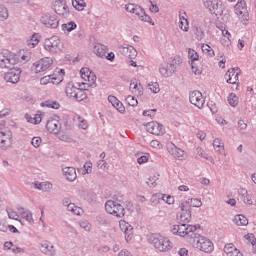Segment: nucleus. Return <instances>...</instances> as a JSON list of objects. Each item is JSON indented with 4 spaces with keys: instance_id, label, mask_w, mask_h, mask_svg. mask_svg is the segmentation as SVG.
Returning <instances> with one entry per match:
<instances>
[{
    "instance_id": "obj_23",
    "label": "nucleus",
    "mask_w": 256,
    "mask_h": 256,
    "mask_svg": "<svg viewBox=\"0 0 256 256\" xmlns=\"http://www.w3.org/2000/svg\"><path fill=\"white\" fill-rule=\"evenodd\" d=\"M130 91L134 95H137V97H141V95H143V86L141 85V82L137 79L131 80Z\"/></svg>"
},
{
    "instance_id": "obj_8",
    "label": "nucleus",
    "mask_w": 256,
    "mask_h": 256,
    "mask_svg": "<svg viewBox=\"0 0 256 256\" xmlns=\"http://www.w3.org/2000/svg\"><path fill=\"white\" fill-rule=\"evenodd\" d=\"M52 66H53V58L44 57L33 63L32 71H34V73H43L44 71L49 70V68Z\"/></svg>"
},
{
    "instance_id": "obj_55",
    "label": "nucleus",
    "mask_w": 256,
    "mask_h": 256,
    "mask_svg": "<svg viewBox=\"0 0 256 256\" xmlns=\"http://www.w3.org/2000/svg\"><path fill=\"white\" fill-rule=\"evenodd\" d=\"M92 71L89 68H82L80 70L81 79L85 80L91 75Z\"/></svg>"
},
{
    "instance_id": "obj_28",
    "label": "nucleus",
    "mask_w": 256,
    "mask_h": 256,
    "mask_svg": "<svg viewBox=\"0 0 256 256\" xmlns=\"http://www.w3.org/2000/svg\"><path fill=\"white\" fill-rule=\"evenodd\" d=\"M39 41H41V35L39 33H34L30 39L27 40V46L30 49H33L39 45Z\"/></svg>"
},
{
    "instance_id": "obj_57",
    "label": "nucleus",
    "mask_w": 256,
    "mask_h": 256,
    "mask_svg": "<svg viewBox=\"0 0 256 256\" xmlns=\"http://www.w3.org/2000/svg\"><path fill=\"white\" fill-rule=\"evenodd\" d=\"M148 87L152 93H159L161 91V88H159V83L157 82H152L151 84H148Z\"/></svg>"
},
{
    "instance_id": "obj_59",
    "label": "nucleus",
    "mask_w": 256,
    "mask_h": 256,
    "mask_svg": "<svg viewBox=\"0 0 256 256\" xmlns=\"http://www.w3.org/2000/svg\"><path fill=\"white\" fill-rule=\"evenodd\" d=\"M155 113H157V109L144 110L142 115L144 117H151V119H153V117H155Z\"/></svg>"
},
{
    "instance_id": "obj_47",
    "label": "nucleus",
    "mask_w": 256,
    "mask_h": 256,
    "mask_svg": "<svg viewBox=\"0 0 256 256\" xmlns=\"http://www.w3.org/2000/svg\"><path fill=\"white\" fill-rule=\"evenodd\" d=\"M165 194H161V193H156V194H153L150 201L151 203H159V201H163V199H165Z\"/></svg>"
},
{
    "instance_id": "obj_14",
    "label": "nucleus",
    "mask_w": 256,
    "mask_h": 256,
    "mask_svg": "<svg viewBox=\"0 0 256 256\" xmlns=\"http://www.w3.org/2000/svg\"><path fill=\"white\" fill-rule=\"evenodd\" d=\"M53 9L57 15L67 19L69 17V6L64 0H56L53 4Z\"/></svg>"
},
{
    "instance_id": "obj_37",
    "label": "nucleus",
    "mask_w": 256,
    "mask_h": 256,
    "mask_svg": "<svg viewBox=\"0 0 256 256\" xmlns=\"http://www.w3.org/2000/svg\"><path fill=\"white\" fill-rule=\"evenodd\" d=\"M67 210L73 213L74 215H83V208L77 207L72 202L67 206Z\"/></svg>"
},
{
    "instance_id": "obj_58",
    "label": "nucleus",
    "mask_w": 256,
    "mask_h": 256,
    "mask_svg": "<svg viewBox=\"0 0 256 256\" xmlns=\"http://www.w3.org/2000/svg\"><path fill=\"white\" fill-rule=\"evenodd\" d=\"M244 239H246V241H248V243H250L252 245V247H255V243H256L255 235H253V234H246L244 236Z\"/></svg>"
},
{
    "instance_id": "obj_5",
    "label": "nucleus",
    "mask_w": 256,
    "mask_h": 256,
    "mask_svg": "<svg viewBox=\"0 0 256 256\" xmlns=\"http://www.w3.org/2000/svg\"><path fill=\"white\" fill-rule=\"evenodd\" d=\"M105 209L110 215H113L114 217H118L119 219L125 217V207L116 201L108 200L105 203Z\"/></svg>"
},
{
    "instance_id": "obj_46",
    "label": "nucleus",
    "mask_w": 256,
    "mask_h": 256,
    "mask_svg": "<svg viewBox=\"0 0 256 256\" xmlns=\"http://www.w3.org/2000/svg\"><path fill=\"white\" fill-rule=\"evenodd\" d=\"M157 181H159V174L154 175L151 178H148L146 181L148 187H157Z\"/></svg>"
},
{
    "instance_id": "obj_53",
    "label": "nucleus",
    "mask_w": 256,
    "mask_h": 256,
    "mask_svg": "<svg viewBox=\"0 0 256 256\" xmlns=\"http://www.w3.org/2000/svg\"><path fill=\"white\" fill-rule=\"evenodd\" d=\"M179 28L185 32L189 31V21L187 19L179 21Z\"/></svg>"
},
{
    "instance_id": "obj_9",
    "label": "nucleus",
    "mask_w": 256,
    "mask_h": 256,
    "mask_svg": "<svg viewBox=\"0 0 256 256\" xmlns=\"http://www.w3.org/2000/svg\"><path fill=\"white\" fill-rule=\"evenodd\" d=\"M13 145V132L11 130H0V149L7 151Z\"/></svg>"
},
{
    "instance_id": "obj_20",
    "label": "nucleus",
    "mask_w": 256,
    "mask_h": 256,
    "mask_svg": "<svg viewBox=\"0 0 256 256\" xmlns=\"http://www.w3.org/2000/svg\"><path fill=\"white\" fill-rule=\"evenodd\" d=\"M146 130L152 135H165V126L155 121L148 122L146 124Z\"/></svg>"
},
{
    "instance_id": "obj_15",
    "label": "nucleus",
    "mask_w": 256,
    "mask_h": 256,
    "mask_svg": "<svg viewBox=\"0 0 256 256\" xmlns=\"http://www.w3.org/2000/svg\"><path fill=\"white\" fill-rule=\"evenodd\" d=\"M235 14L243 21H249V12L247 11V4L244 0H239L234 6Z\"/></svg>"
},
{
    "instance_id": "obj_49",
    "label": "nucleus",
    "mask_w": 256,
    "mask_h": 256,
    "mask_svg": "<svg viewBox=\"0 0 256 256\" xmlns=\"http://www.w3.org/2000/svg\"><path fill=\"white\" fill-rule=\"evenodd\" d=\"M126 103L130 106V107H137L138 105V101H137V98H135V96H127L126 98Z\"/></svg>"
},
{
    "instance_id": "obj_43",
    "label": "nucleus",
    "mask_w": 256,
    "mask_h": 256,
    "mask_svg": "<svg viewBox=\"0 0 256 256\" xmlns=\"http://www.w3.org/2000/svg\"><path fill=\"white\" fill-rule=\"evenodd\" d=\"M0 19L1 21H6V19H9V10L4 6H0Z\"/></svg>"
},
{
    "instance_id": "obj_26",
    "label": "nucleus",
    "mask_w": 256,
    "mask_h": 256,
    "mask_svg": "<svg viewBox=\"0 0 256 256\" xmlns=\"http://www.w3.org/2000/svg\"><path fill=\"white\" fill-rule=\"evenodd\" d=\"M63 173L67 179V181H75L77 179V171L73 167H65L63 168Z\"/></svg>"
},
{
    "instance_id": "obj_33",
    "label": "nucleus",
    "mask_w": 256,
    "mask_h": 256,
    "mask_svg": "<svg viewBox=\"0 0 256 256\" xmlns=\"http://www.w3.org/2000/svg\"><path fill=\"white\" fill-rule=\"evenodd\" d=\"M21 218L28 221V223H33V214L29 210H25V208L18 209Z\"/></svg>"
},
{
    "instance_id": "obj_22",
    "label": "nucleus",
    "mask_w": 256,
    "mask_h": 256,
    "mask_svg": "<svg viewBox=\"0 0 256 256\" xmlns=\"http://www.w3.org/2000/svg\"><path fill=\"white\" fill-rule=\"evenodd\" d=\"M119 52L124 57H128V59H135V57H137V50H135L133 46H129V45L121 46L119 48Z\"/></svg>"
},
{
    "instance_id": "obj_32",
    "label": "nucleus",
    "mask_w": 256,
    "mask_h": 256,
    "mask_svg": "<svg viewBox=\"0 0 256 256\" xmlns=\"http://www.w3.org/2000/svg\"><path fill=\"white\" fill-rule=\"evenodd\" d=\"M79 88L75 87L73 84L68 83L66 86V95L70 99H75V95L77 94Z\"/></svg>"
},
{
    "instance_id": "obj_11",
    "label": "nucleus",
    "mask_w": 256,
    "mask_h": 256,
    "mask_svg": "<svg viewBox=\"0 0 256 256\" xmlns=\"http://www.w3.org/2000/svg\"><path fill=\"white\" fill-rule=\"evenodd\" d=\"M201 226L197 225H187L185 223L178 225V236L179 237H189V239H193L195 235V231L199 229Z\"/></svg>"
},
{
    "instance_id": "obj_45",
    "label": "nucleus",
    "mask_w": 256,
    "mask_h": 256,
    "mask_svg": "<svg viewBox=\"0 0 256 256\" xmlns=\"http://www.w3.org/2000/svg\"><path fill=\"white\" fill-rule=\"evenodd\" d=\"M6 212L8 214L9 219H13L14 221H19V214L15 212L12 208H7Z\"/></svg>"
},
{
    "instance_id": "obj_31",
    "label": "nucleus",
    "mask_w": 256,
    "mask_h": 256,
    "mask_svg": "<svg viewBox=\"0 0 256 256\" xmlns=\"http://www.w3.org/2000/svg\"><path fill=\"white\" fill-rule=\"evenodd\" d=\"M34 187L39 191L45 192L49 191V189H53V184H51V182H35Z\"/></svg>"
},
{
    "instance_id": "obj_19",
    "label": "nucleus",
    "mask_w": 256,
    "mask_h": 256,
    "mask_svg": "<svg viewBox=\"0 0 256 256\" xmlns=\"http://www.w3.org/2000/svg\"><path fill=\"white\" fill-rule=\"evenodd\" d=\"M190 103L198 107V109H203V105H205V98H203V94L197 90H194L189 95Z\"/></svg>"
},
{
    "instance_id": "obj_29",
    "label": "nucleus",
    "mask_w": 256,
    "mask_h": 256,
    "mask_svg": "<svg viewBox=\"0 0 256 256\" xmlns=\"http://www.w3.org/2000/svg\"><path fill=\"white\" fill-rule=\"evenodd\" d=\"M61 29L63 33H65V35H69L71 31H75V29H77V23H75L74 21L64 23L61 25Z\"/></svg>"
},
{
    "instance_id": "obj_34",
    "label": "nucleus",
    "mask_w": 256,
    "mask_h": 256,
    "mask_svg": "<svg viewBox=\"0 0 256 256\" xmlns=\"http://www.w3.org/2000/svg\"><path fill=\"white\" fill-rule=\"evenodd\" d=\"M193 33L197 39V41H202L205 38V31L201 26H193Z\"/></svg>"
},
{
    "instance_id": "obj_52",
    "label": "nucleus",
    "mask_w": 256,
    "mask_h": 256,
    "mask_svg": "<svg viewBox=\"0 0 256 256\" xmlns=\"http://www.w3.org/2000/svg\"><path fill=\"white\" fill-rule=\"evenodd\" d=\"M78 127L80 129H87L89 127V124L87 123V120L81 118V116L77 117Z\"/></svg>"
},
{
    "instance_id": "obj_64",
    "label": "nucleus",
    "mask_w": 256,
    "mask_h": 256,
    "mask_svg": "<svg viewBox=\"0 0 256 256\" xmlns=\"http://www.w3.org/2000/svg\"><path fill=\"white\" fill-rule=\"evenodd\" d=\"M51 75H47V76H44L40 79V84L41 85H47V83H51Z\"/></svg>"
},
{
    "instance_id": "obj_21",
    "label": "nucleus",
    "mask_w": 256,
    "mask_h": 256,
    "mask_svg": "<svg viewBox=\"0 0 256 256\" xmlns=\"http://www.w3.org/2000/svg\"><path fill=\"white\" fill-rule=\"evenodd\" d=\"M46 129L49 131V133H54V135H57L59 131H61V122L57 119H49L46 123Z\"/></svg>"
},
{
    "instance_id": "obj_16",
    "label": "nucleus",
    "mask_w": 256,
    "mask_h": 256,
    "mask_svg": "<svg viewBox=\"0 0 256 256\" xmlns=\"http://www.w3.org/2000/svg\"><path fill=\"white\" fill-rule=\"evenodd\" d=\"M40 252L43 253V255L46 256H55L57 255V248H55V245L51 243L49 240H43L39 244Z\"/></svg>"
},
{
    "instance_id": "obj_24",
    "label": "nucleus",
    "mask_w": 256,
    "mask_h": 256,
    "mask_svg": "<svg viewBox=\"0 0 256 256\" xmlns=\"http://www.w3.org/2000/svg\"><path fill=\"white\" fill-rule=\"evenodd\" d=\"M159 73L162 77H171L173 75L174 70L171 67L170 63L164 62L162 64H160L159 66Z\"/></svg>"
},
{
    "instance_id": "obj_56",
    "label": "nucleus",
    "mask_w": 256,
    "mask_h": 256,
    "mask_svg": "<svg viewBox=\"0 0 256 256\" xmlns=\"http://www.w3.org/2000/svg\"><path fill=\"white\" fill-rule=\"evenodd\" d=\"M222 34L224 39H226L224 45H226V47H229L231 45V40L229 39V37H231V33H229V31L227 30H223Z\"/></svg>"
},
{
    "instance_id": "obj_1",
    "label": "nucleus",
    "mask_w": 256,
    "mask_h": 256,
    "mask_svg": "<svg viewBox=\"0 0 256 256\" xmlns=\"http://www.w3.org/2000/svg\"><path fill=\"white\" fill-rule=\"evenodd\" d=\"M148 243H150V245L160 253H167V251H171L173 249V242H171L169 238L160 234L148 235Z\"/></svg>"
},
{
    "instance_id": "obj_27",
    "label": "nucleus",
    "mask_w": 256,
    "mask_h": 256,
    "mask_svg": "<svg viewBox=\"0 0 256 256\" xmlns=\"http://www.w3.org/2000/svg\"><path fill=\"white\" fill-rule=\"evenodd\" d=\"M129 223H126L125 221L120 222V228L125 233V239L127 242L131 241L133 237V228L129 229Z\"/></svg>"
},
{
    "instance_id": "obj_2",
    "label": "nucleus",
    "mask_w": 256,
    "mask_h": 256,
    "mask_svg": "<svg viewBox=\"0 0 256 256\" xmlns=\"http://www.w3.org/2000/svg\"><path fill=\"white\" fill-rule=\"evenodd\" d=\"M188 241L195 249H199V251H203L204 253H213L215 249L213 242L207 237L201 236L199 233H195Z\"/></svg>"
},
{
    "instance_id": "obj_3",
    "label": "nucleus",
    "mask_w": 256,
    "mask_h": 256,
    "mask_svg": "<svg viewBox=\"0 0 256 256\" xmlns=\"http://www.w3.org/2000/svg\"><path fill=\"white\" fill-rule=\"evenodd\" d=\"M125 9L128 13H133L137 15L140 21H144V23H150V25H155V22L151 19V16L147 15L145 9L137 4H126Z\"/></svg>"
},
{
    "instance_id": "obj_4",
    "label": "nucleus",
    "mask_w": 256,
    "mask_h": 256,
    "mask_svg": "<svg viewBox=\"0 0 256 256\" xmlns=\"http://www.w3.org/2000/svg\"><path fill=\"white\" fill-rule=\"evenodd\" d=\"M19 63V57L13 54L9 50H4L0 54V68L1 69H11L13 65Z\"/></svg>"
},
{
    "instance_id": "obj_54",
    "label": "nucleus",
    "mask_w": 256,
    "mask_h": 256,
    "mask_svg": "<svg viewBox=\"0 0 256 256\" xmlns=\"http://www.w3.org/2000/svg\"><path fill=\"white\" fill-rule=\"evenodd\" d=\"M188 56L191 59L192 63H195V61L199 60V54L195 50H189L188 51Z\"/></svg>"
},
{
    "instance_id": "obj_41",
    "label": "nucleus",
    "mask_w": 256,
    "mask_h": 256,
    "mask_svg": "<svg viewBox=\"0 0 256 256\" xmlns=\"http://www.w3.org/2000/svg\"><path fill=\"white\" fill-rule=\"evenodd\" d=\"M213 147H214L215 151H217L218 153H223V151L225 150V148L221 144V140L219 138L214 139Z\"/></svg>"
},
{
    "instance_id": "obj_6",
    "label": "nucleus",
    "mask_w": 256,
    "mask_h": 256,
    "mask_svg": "<svg viewBox=\"0 0 256 256\" xmlns=\"http://www.w3.org/2000/svg\"><path fill=\"white\" fill-rule=\"evenodd\" d=\"M44 49L48 51V53H51V55L59 53V51H61V39H59L57 36H52L45 39Z\"/></svg>"
},
{
    "instance_id": "obj_44",
    "label": "nucleus",
    "mask_w": 256,
    "mask_h": 256,
    "mask_svg": "<svg viewBox=\"0 0 256 256\" xmlns=\"http://www.w3.org/2000/svg\"><path fill=\"white\" fill-rule=\"evenodd\" d=\"M235 251H237V248L231 243L226 244L224 247V253H226L227 256H231V254Z\"/></svg>"
},
{
    "instance_id": "obj_51",
    "label": "nucleus",
    "mask_w": 256,
    "mask_h": 256,
    "mask_svg": "<svg viewBox=\"0 0 256 256\" xmlns=\"http://www.w3.org/2000/svg\"><path fill=\"white\" fill-rule=\"evenodd\" d=\"M202 51L203 53H208V55H210V57H215V51H213V48H211V46H209V44H202Z\"/></svg>"
},
{
    "instance_id": "obj_61",
    "label": "nucleus",
    "mask_w": 256,
    "mask_h": 256,
    "mask_svg": "<svg viewBox=\"0 0 256 256\" xmlns=\"http://www.w3.org/2000/svg\"><path fill=\"white\" fill-rule=\"evenodd\" d=\"M164 203H167L168 205H173V203H175V198H173V196L171 195H167L165 194V198H163Z\"/></svg>"
},
{
    "instance_id": "obj_62",
    "label": "nucleus",
    "mask_w": 256,
    "mask_h": 256,
    "mask_svg": "<svg viewBox=\"0 0 256 256\" xmlns=\"http://www.w3.org/2000/svg\"><path fill=\"white\" fill-rule=\"evenodd\" d=\"M197 151L200 157L206 159L207 161H210L211 157L209 156V154L205 153V151H203L201 148H197Z\"/></svg>"
},
{
    "instance_id": "obj_13",
    "label": "nucleus",
    "mask_w": 256,
    "mask_h": 256,
    "mask_svg": "<svg viewBox=\"0 0 256 256\" xmlns=\"http://www.w3.org/2000/svg\"><path fill=\"white\" fill-rule=\"evenodd\" d=\"M40 21L45 27H48L49 29H57L59 27V19L57 18V15L55 14H44Z\"/></svg>"
},
{
    "instance_id": "obj_36",
    "label": "nucleus",
    "mask_w": 256,
    "mask_h": 256,
    "mask_svg": "<svg viewBox=\"0 0 256 256\" xmlns=\"http://www.w3.org/2000/svg\"><path fill=\"white\" fill-rule=\"evenodd\" d=\"M182 203H185L187 207L188 205L189 207H201V205H203V202H201V199H198V198H190Z\"/></svg>"
},
{
    "instance_id": "obj_30",
    "label": "nucleus",
    "mask_w": 256,
    "mask_h": 256,
    "mask_svg": "<svg viewBox=\"0 0 256 256\" xmlns=\"http://www.w3.org/2000/svg\"><path fill=\"white\" fill-rule=\"evenodd\" d=\"M234 223L235 225H238V227H247V225H249V220L247 219V217L239 214V215H236L234 217Z\"/></svg>"
},
{
    "instance_id": "obj_48",
    "label": "nucleus",
    "mask_w": 256,
    "mask_h": 256,
    "mask_svg": "<svg viewBox=\"0 0 256 256\" xmlns=\"http://www.w3.org/2000/svg\"><path fill=\"white\" fill-rule=\"evenodd\" d=\"M241 194L243 195V202L246 203L247 205H253V200L251 199V196L247 194V190L243 189L241 191Z\"/></svg>"
},
{
    "instance_id": "obj_12",
    "label": "nucleus",
    "mask_w": 256,
    "mask_h": 256,
    "mask_svg": "<svg viewBox=\"0 0 256 256\" xmlns=\"http://www.w3.org/2000/svg\"><path fill=\"white\" fill-rule=\"evenodd\" d=\"M20 79H21V68H17V67L10 68L4 74V81H6V83H12V85L19 83Z\"/></svg>"
},
{
    "instance_id": "obj_7",
    "label": "nucleus",
    "mask_w": 256,
    "mask_h": 256,
    "mask_svg": "<svg viewBox=\"0 0 256 256\" xmlns=\"http://www.w3.org/2000/svg\"><path fill=\"white\" fill-rule=\"evenodd\" d=\"M203 5L212 15H216V17H219L220 15H223V3L219 0H202Z\"/></svg>"
},
{
    "instance_id": "obj_42",
    "label": "nucleus",
    "mask_w": 256,
    "mask_h": 256,
    "mask_svg": "<svg viewBox=\"0 0 256 256\" xmlns=\"http://www.w3.org/2000/svg\"><path fill=\"white\" fill-rule=\"evenodd\" d=\"M170 67L173 69L174 73L177 71L179 65H181V58L179 56L175 57L172 61H170Z\"/></svg>"
},
{
    "instance_id": "obj_25",
    "label": "nucleus",
    "mask_w": 256,
    "mask_h": 256,
    "mask_svg": "<svg viewBox=\"0 0 256 256\" xmlns=\"http://www.w3.org/2000/svg\"><path fill=\"white\" fill-rule=\"evenodd\" d=\"M93 53H95V55H97V57H101V59H103V57H105V55H107V46H105L101 43H97L93 47Z\"/></svg>"
},
{
    "instance_id": "obj_60",
    "label": "nucleus",
    "mask_w": 256,
    "mask_h": 256,
    "mask_svg": "<svg viewBox=\"0 0 256 256\" xmlns=\"http://www.w3.org/2000/svg\"><path fill=\"white\" fill-rule=\"evenodd\" d=\"M41 143H42L41 137H33L31 140V145H33L35 149L40 147Z\"/></svg>"
},
{
    "instance_id": "obj_10",
    "label": "nucleus",
    "mask_w": 256,
    "mask_h": 256,
    "mask_svg": "<svg viewBox=\"0 0 256 256\" xmlns=\"http://www.w3.org/2000/svg\"><path fill=\"white\" fill-rule=\"evenodd\" d=\"M241 75V69L239 67H234L229 69L225 75L224 79L229 85H237L236 89H239V76Z\"/></svg>"
},
{
    "instance_id": "obj_18",
    "label": "nucleus",
    "mask_w": 256,
    "mask_h": 256,
    "mask_svg": "<svg viewBox=\"0 0 256 256\" xmlns=\"http://www.w3.org/2000/svg\"><path fill=\"white\" fill-rule=\"evenodd\" d=\"M166 147L168 153H170L174 159H178L179 161H183V159H185V151L177 147L173 142H168Z\"/></svg>"
},
{
    "instance_id": "obj_35",
    "label": "nucleus",
    "mask_w": 256,
    "mask_h": 256,
    "mask_svg": "<svg viewBox=\"0 0 256 256\" xmlns=\"http://www.w3.org/2000/svg\"><path fill=\"white\" fill-rule=\"evenodd\" d=\"M41 107H48V109H59L61 104L55 100H46L41 103Z\"/></svg>"
},
{
    "instance_id": "obj_40",
    "label": "nucleus",
    "mask_w": 256,
    "mask_h": 256,
    "mask_svg": "<svg viewBox=\"0 0 256 256\" xmlns=\"http://www.w3.org/2000/svg\"><path fill=\"white\" fill-rule=\"evenodd\" d=\"M228 103L231 105V107H237V105H239V97H237L236 94L231 93L228 96Z\"/></svg>"
},
{
    "instance_id": "obj_38",
    "label": "nucleus",
    "mask_w": 256,
    "mask_h": 256,
    "mask_svg": "<svg viewBox=\"0 0 256 256\" xmlns=\"http://www.w3.org/2000/svg\"><path fill=\"white\" fill-rule=\"evenodd\" d=\"M74 99L78 102L85 101V99H87V93H85V90L78 88V90H76V95L74 96Z\"/></svg>"
},
{
    "instance_id": "obj_39",
    "label": "nucleus",
    "mask_w": 256,
    "mask_h": 256,
    "mask_svg": "<svg viewBox=\"0 0 256 256\" xmlns=\"http://www.w3.org/2000/svg\"><path fill=\"white\" fill-rule=\"evenodd\" d=\"M72 5L77 11H83L86 7L85 0H72Z\"/></svg>"
},
{
    "instance_id": "obj_50",
    "label": "nucleus",
    "mask_w": 256,
    "mask_h": 256,
    "mask_svg": "<svg viewBox=\"0 0 256 256\" xmlns=\"http://www.w3.org/2000/svg\"><path fill=\"white\" fill-rule=\"evenodd\" d=\"M84 81H88V86L89 87H93V85H95V82L97 81V76H95V73H90V75H88V77H86V79H84Z\"/></svg>"
},
{
    "instance_id": "obj_17",
    "label": "nucleus",
    "mask_w": 256,
    "mask_h": 256,
    "mask_svg": "<svg viewBox=\"0 0 256 256\" xmlns=\"http://www.w3.org/2000/svg\"><path fill=\"white\" fill-rule=\"evenodd\" d=\"M181 212L177 214V219H179L180 223H190L191 222V208L187 206L185 203H181L179 205Z\"/></svg>"
},
{
    "instance_id": "obj_63",
    "label": "nucleus",
    "mask_w": 256,
    "mask_h": 256,
    "mask_svg": "<svg viewBox=\"0 0 256 256\" xmlns=\"http://www.w3.org/2000/svg\"><path fill=\"white\" fill-rule=\"evenodd\" d=\"M191 69L195 75H201L203 71L200 67L195 66V63H191Z\"/></svg>"
}]
</instances>
